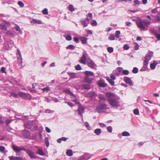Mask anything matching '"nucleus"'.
Masks as SVG:
<instances>
[{"instance_id":"obj_54","label":"nucleus","mask_w":160,"mask_h":160,"mask_svg":"<svg viewBox=\"0 0 160 160\" xmlns=\"http://www.w3.org/2000/svg\"><path fill=\"white\" fill-rule=\"evenodd\" d=\"M125 26L130 27L132 25V23L130 22H125Z\"/></svg>"},{"instance_id":"obj_39","label":"nucleus","mask_w":160,"mask_h":160,"mask_svg":"<svg viewBox=\"0 0 160 160\" xmlns=\"http://www.w3.org/2000/svg\"><path fill=\"white\" fill-rule=\"evenodd\" d=\"M108 39L110 40H115V36L113 34H110L109 37L108 38Z\"/></svg>"},{"instance_id":"obj_35","label":"nucleus","mask_w":160,"mask_h":160,"mask_svg":"<svg viewBox=\"0 0 160 160\" xmlns=\"http://www.w3.org/2000/svg\"><path fill=\"white\" fill-rule=\"evenodd\" d=\"M107 51L110 53H112L113 51V48L112 47H108L107 48Z\"/></svg>"},{"instance_id":"obj_36","label":"nucleus","mask_w":160,"mask_h":160,"mask_svg":"<svg viewBox=\"0 0 160 160\" xmlns=\"http://www.w3.org/2000/svg\"><path fill=\"white\" fill-rule=\"evenodd\" d=\"M122 134L123 136H129L130 135L129 133L126 131L123 132Z\"/></svg>"},{"instance_id":"obj_17","label":"nucleus","mask_w":160,"mask_h":160,"mask_svg":"<svg viewBox=\"0 0 160 160\" xmlns=\"http://www.w3.org/2000/svg\"><path fill=\"white\" fill-rule=\"evenodd\" d=\"M84 73L85 74V76L89 77L94 76L93 73L90 71H85L84 72Z\"/></svg>"},{"instance_id":"obj_27","label":"nucleus","mask_w":160,"mask_h":160,"mask_svg":"<svg viewBox=\"0 0 160 160\" xmlns=\"http://www.w3.org/2000/svg\"><path fill=\"white\" fill-rule=\"evenodd\" d=\"M87 57L88 54L85 51H84L82 52V57L81 58L87 60Z\"/></svg>"},{"instance_id":"obj_49","label":"nucleus","mask_w":160,"mask_h":160,"mask_svg":"<svg viewBox=\"0 0 160 160\" xmlns=\"http://www.w3.org/2000/svg\"><path fill=\"white\" fill-rule=\"evenodd\" d=\"M75 68L77 70H80L82 69L81 67L79 64H77Z\"/></svg>"},{"instance_id":"obj_34","label":"nucleus","mask_w":160,"mask_h":160,"mask_svg":"<svg viewBox=\"0 0 160 160\" xmlns=\"http://www.w3.org/2000/svg\"><path fill=\"white\" fill-rule=\"evenodd\" d=\"M86 60L85 59L82 58H81L80 60L79 61V62L82 64H86Z\"/></svg>"},{"instance_id":"obj_9","label":"nucleus","mask_w":160,"mask_h":160,"mask_svg":"<svg viewBox=\"0 0 160 160\" xmlns=\"http://www.w3.org/2000/svg\"><path fill=\"white\" fill-rule=\"evenodd\" d=\"M152 52H151L150 53L148 54H147L146 55L145 59L144 60V62L146 63H148V62L150 60L151 57H152Z\"/></svg>"},{"instance_id":"obj_31","label":"nucleus","mask_w":160,"mask_h":160,"mask_svg":"<svg viewBox=\"0 0 160 160\" xmlns=\"http://www.w3.org/2000/svg\"><path fill=\"white\" fill-rule=\"evenodd\" d=\"M7 44L9 47H12L13 46V42L12 41L10 40L7 42Z\"/></svg>"},{"instance_id":"obj_19","label":"nucleus","mask_w":160,"mask_h":160,"mask_svg":"<svg viewBox=\"0 0 160 160\" xmlns=\"http://www.w3.org/2000/svg\"><path fill=\"white\" fill-rule=\"evenodd\" d=\"M63 92L66 93L70 94L72 95V96L74 98L76 97V95L72 93V92L68 89H66L63 91Z\"/></svg>"},{"instance_id":"obj_33","label":"nucleus","mask_w":160,"mask_h":160,"mask_svg":"<svg viewBox=\"0 0 160 160\" xmlns=\"http://www.w3.org/2000/svg\"><path fill=\"white\" fill-rule=\"evenodd\" d=\"M68 9L71 12L74 11L75 10L73 5L70 4L68 6Z\"/></svg>"},{"instance_id":"obj_45","label":"nucleus","mask_w":160,"mask_h":160,"mask_svg":"<svg viewBox=\"0 0 160 160\" xmlns=\"http://www.w3.org/2000/svg\"><path fill=\"white\" fill-rule=\"evenodd\" d=\"M120 34V32L119 31H117L115 33V36L117 38H118L119 37V35Z\"/></svg>"},{"instance_id":"obj_13","label":"nucleus","mask_w":160,"mask_h":160,"mask_svg":"<svg viewBox=\"0 0 160 160\" xmlns=\"http://www.w3.org/2000/svg\"><path fill=\"white\" fill-rule=\"evenodd\" d=\"M14 29L16 30V33L17 34H22V32L21 30L20 27L18 25L16 24L15 27H14Z\"/></svg>"},{"instance_id":"obj_10","label":"nucleus","mask_w":160,"mask_h":160,"mask_svg":"<svg viewBox=\"0 0 160 160\" xmlns=\"http://www.w3.org/2000/svg\"><path fill=\"white\" fill-rule=\"evenodd\" d=\"M85 108L81 105H80L78 107V109L77 111L78 112V114L82 118V114L84 111Z\"/></svg>"},{"instance_id":"obj_32","label":"nucleus","mask_w":160,"mask_h":160,"mask_svg":"<svg viewBox=\"0 0 160 160\" xmlns=\"http://www.w3.org/2000/svg\"><path fill=\"white\" fill-rule=\"evenodd\" d=\"M19 117H18L19 116L18 115H16V118L19 119H23L24 118L27 119V116H25L23 117L22 115H19Z\"/></svg>"},{"instance_id":"obj_7","label":"nucleus","mask_w":160,"mask_h":160,"mask_svg":"<svg viewBox=\"0 0 160 160\" xmlns=\"http://www.w3.org/2000/svg\"><path fill=\"white\" fill-rule=\"evenodd\" d=\"M26 153L31 159H36L37 158L35 154L30 149H28Z\"/></svg>"},{"instance_id":"obj_56","label":"nucleus","mask_w":160,"mask_h":160,"mask_svg":"<svg viewBox=\"0 0 160 160\" xmlns=\"http://www.w3.org/2000/svg\"><path fill=\"white\" fill-rule=\"evenodd\" d=\"M139 113L138 110L137 109H136L133 110V113L135 115H138Z\"/></svg>"},{"instance_id":"obj_61","label":"nucleus","mask_w":160,"mask_h":160,"mask_svg":"<svg viewBox=\"0 0 160 160\" xmlns=\"http://www.w3.org/2000/svg\"><path fill=\"white\" fill-rule=\"evenodd\" d=\"M115 79H116V77L113 74V75H111L110 79H112V80H115Z\"/></svg>"},{"instance_id":"obj_12","label":"nucleus","mask_w":160,"mask_h":160,"mask_svg":"<svg viewBox=\"0 0 160 160\" xmlns=\"http://www.w3.org/2000/svg\"><path fill=\"white\" fill-rule=\"evenodd\" d=\"M124 81L126 83L129 84L131 85H133L132 81L130 78L127 77H124Z\"/></svg>"},{"instance_id":"obj_50","label":"nucleus","mask_w":160,"mask_h":160,"mask_svg":"<svg viewBox=\"0 0 160 160\" xmlns=\"http://www.w3.org/2000/svg\"><path fill=\"white\" fill-rule=\"evenodd\" d=\"M54 112V111L51 110L50 109H47L45 110V112L46 113H52Z\"/></svg>"},{"instance_id":"obj_30","label":"nucleus","mask_w":160,"mask_h":160,"mask_svg":"<svg viewBox=\"0 0 160 160\" xmlns=\"http://www.w3.org/2000/svg\"><path fill=\"white\" fill-rule=\"evenodd\" d=\"M75 48L74 45L72 44H70L68 45L66 48L67 49H71L72 50H73Z\"/></svg>"},{"instance_id":"obj_37","label":"nucleus","mask_w":160,"mask_h":160,"mask_svg":"<svg viewBox=\"0 0 160 160\" xmlns=\"http://www.w3.org/2000/svg\"><path fill=\"white\" fill-rule=\"evenodd\" d=\"M42 13L44 15H47L48 14V10L47 8H44L42 11Z\"/></svg>"},{"instance_id":"obj_47","label":"nucleus","mask_w":160,"mask_h":160,"mask_svg":"<svg viewBox=\"0 0 160 160\" xmlns=\"http://www.w3.org/2000/svg\"><path fill=\"white\" fill-rule=\"evenodd\" d=\"M45 142L47 147L49 146V142L48 138H46L45 140Z\"/></svg>"},{"instance_id":"obj_4","label":"nucleus","mask_w":160,"mask_h":160,"mask_svg":"<svg viewBox=\"0 0 160 160\" xmlns=\"http://www.w3.org/2000/svg\"><path fill=\"white\" fill-rule=\"evenodd\" d=\"M38 123V121L36 119L32 121H28L26 124H24L25 128L28 129H31L33 125Z\"/></svg>"},{"instance_id":"obj_44","label":"nucleus","mask_w":160,"mask_h":160,"mask_svg":"<svg viewBox=\"0 0 160 160\" xmlns=\"http://www.w3.org/2000/svg\"><path fill=\"white\" fill-rule=\"evenodd\" d=\"M91 24L92 26H96L97 25V22L95 20H93Z\"/></svg>"},{"instance_id":"obj_60","label":"nucleus","mask_w":160,"mask_h":160,"mask_svg":"<svg viewBox=\"0 0 160 160\" xmlns=\"http://www.w3.org/2000/svg\"><path fill=\"white\" fill-rule=\"evenodd\" d=\"M73 41L76 43H78L79 41V40L78 38L75 37L73 38Z\"/></svg>"},{"instance_id":"obj_53","label":"nucleus","mask_w":160,"mask_h":160,"mask_svg":"<svg viewBox=\"0 0 160 160\" xmlns=\"http://www.w3.org/2000/svg\"><path fill=\"white\" fill-rule=\"evenodd\" d=\"M65 103H67L68 105L71 107H73L74 106L73 103L70 102L65 101Z\"/></svg>"},{"instance_id":"obj_2","label":"nucleus","mask_w":160,"mask_h":160,"mask_svg":"<svg viewBox=\"0 0 160 160\" xmlns=\"http://www.w3.org/2000/svg\"><path fill=\"white\" fill-rule=\"evenodd\" d=\"M13 149L16 152V156H11L9 157L8 158L10 160H24L22 157V155L21 154L20 147L17 146L12 145Z\"/></svg>"},{"instance_id":"obj_5","label":"nucleus","mask_w":160,"mask_h":160,"mask_svg":"<svg viewBox=\"0 0 160 160\" xmlns=\"http://www.w3.org/2000/svg\"><path fill=\"white\" fill-rule=\"evenodd\" d=\"M107 109V105L105 104H102L98 106L96 108V110L98 112L101 113L103 110Z\"/></svg>"},{"instance_id":"obj_23","label":"nucleus","mask_w":160,"mask_h":160,"mask_svg":"<svg viewBox=\"0 0 160 160\" xmlns=\"http://www.w3.org/2000/svg\"><path fill=\"white\" fill-rule=\"evenodd\" d=\"M148 63H146L145 62H144L143 66L141 69V71H147L148 70L147 67V65Z\"/></svg>"},{"instance_id":"obj_3","label":"nucleus","mask_w":160,"mask_h":160,"mask_svg":"<svg viewBox=\"0 0 160 160\" xmlns=\"http://www.w3.org/2000/svg\"><path fill=\"white\" fill-rule=\"evenodd\" d=\"M136 24L138 28L142 31H147L146 28L148 27V25L151 23L150 21H145L140 20L136 21Z\"/></svg>"},{"instance_id":"obj_48","label":"nucleus","mask_w":160,"mask_h":160,"mask_svg":"<svg viewBox=\"0 0 160 160\" xmlns=\"http://www.w3.org/2000/svg\"><path fill=\"white\" fill-rule=\"evenodd\" d=\"M18 4L21 8L24 7V4L21 1H18Z\"/></svg>"},{"instance_id":"obj_42","label":"nucleus","mask_w":160,"mask_h":160,"mask_svg":"<svg viewBox=\"0 0 160 160\" xmlns=\"http://www.w3.org/2000/svg\"><path fill=\"white\" fill-rule=\"evenodd\" d=\"M11 94L13 97L15 98H18V94H17L15 92H12L11 93Z\"/></svg>"},{"instance_id":"obj_24","label":"nucleus","mask_w":160,"mask_h":160,"mask_svg":"<svg viewBox=\"0 0 160 160\" xmlns=\"http://www.w3.org/2000/svg\"><path fill=\"white\" fill-rule=\"evenodd\" d=\"M80 40L82 42L83 44H86L87 43V38H86L84 37H81L80 38Z\"/></svg>"},{"instance_id":"obj_38","label":"nucleus","mask_w":160,"mask_h":160,"mask_svg":"<svg viewBox=\"0 0 160 160\" xmlns=\"http://www.w3.org/2000/svg\"><path fill=\"white\" fill-rule=\"evenodd\" d=\"M66 39L67 41H71L72 40V37L70 34H68L65 38Z\"/></svg>"},{"instance_id":"obj_59","label":"nucleus","mask_w":160,"mask_h":160,"mask_svg":"<svg viewBox=\"0 0 160 160\" xmlns=\"http://www.w3.org/2000/svg\"><path fill=\"white\" fill-rule=\"evenodd\" d=\"M12 120H7L5 121V123L7 126H8V124L11 122Z\"/></svg>"},{"instance_id":"obj_51","label":"nucleus","mask_w":160,"mask_h":160,"mask_svg":"<svg viewBox=\"0 0 160 160\" xmlns=\"http://www.w3.org/2000/svg\"><path fill=\"white\" fill-rule=\"evenodd\" d=\"M129 48V46L128 45V44H125L123 46V48L124 50H128V49Z\"/></svg>"},{"instance_id":"obj_6","label":"nucleus","mask_w":160,"mask_h":160,"mask_svg":"<svg viewBox=\"0 0 160 160\" xmlns=\"http://www.w3.org/2000/svg\"><path fill=\"white\" fill-rule=\"evenodd\" d=\"M36 148L37 149V150L36 152L37 154L42 156H46V154L42 147L37 146Z\"/></svg>"},{"instance_id":"obj_25","label":"nucleus","mask_w":160,"mask_h":160,"mask_svg":"<svg viewBox=\"0 0 160 160\" xmlns=\"http://www.w3.org/2000/svg\"><path fill=\"white\" fill-rule=\"evenodd\" d=\"M158 64L157 62L154 61L153 63H152L150 64V67L152 69H154L156 66V65Z\"/></svg>"},{"instance_id":"obj_15","label":"nucleus","mask_w":160,"mask_h":160,"mask_svg":"<svg viewBox=\"0 0 160 160\" xmlns=\"http://www.w3.org/2000/svg\"><path fill=\"white\" fill-rule=\"evenodd\" d=\"M88 66L91 68H93L96 66V64L92 60L88 61Z\"/></svg>"},{"instance_id":"obj_28","label":"nucleus","mask_w":160,"mask_h":160,"mask_svg":"<svg viewBox=\"0 0 160 160\" xmlns=\"http://www.w3.org/2000/svg\"><path fill=\"white\" fill-rule=\"evenodd\" d=\"M66 154L69 156H71L72 155V152L71 150H68L66 152Z\"/></svg>"},{"instance_id":"obj_26","label":"nucleus","mask_w":160,"mask_h":160,"mask_svg":"<svg viewBox=\"0 0 160 160\" xmlns=\"http://www.w3.org/2000/svg\"><path fill=\"white\" fill-rule=\"evenodd\" d=\"M82 86L84 88L87 90H89L91 88L89 84L88 83V84H84L82 85Z\"/></svg>"},{"instance_id":"obj_16","label":"nucleus","mask_w":160,"mask_h":160,"mask_svg":"<svg viewBox=\"0 0 160 160\" xmlns=\"http://www.w3.org/2000/svg\"><path fill=\"white\" fill-rule=\"evenodd\" d=\"M98 84L99 86L101 87H105L107 86V84L105 83L103 80H100L98 81Z\"/></svg>"},{"instance_id":"obj_18","label":"nucleus","mask_w":160,"mask_h":160,"mask_svg":"<svg viewBox=\"0 0 160 160\" xmlns=\"http://www.w3.org/2000/svg\"><path fill=\"white\" fill-rule=\"evenodd\" d=\"M31 23L33 24L36 23L41 24L42 23V22L40 20H38L35 19H33L31 21Z\"/></svg>"},{"instance_id":"obj_11","label":"nucleus","mask_w":160,"mask_h":160,"mask_svg":"<svg viewBox=\"0 0 160 160\" xmlns=\"http://www.w3.org/2000/svg\"><path fill=\"white\" fill-rule=\"evenodd\" d=\"M22 134L25 138H29L31 135L29 131L27 130H24L22 132Z\"/></svg>"},{"instance_id":"obj_20","label":"nucleus","mask_w":160,"mask_h":160,"mask_svg":"<svg viewBox=\"0 0 160 160\" xmlns=\"http://www.w3.org/2000/svg\"><path fill=\"white\" fill-rule=\"evenodd\" d=\"M0 152L2 153L5 154L8 152V151L6 150L4 146H0Z\"/></svg>"},{"instance_id":"obj_8","label":"nucleus","mask_w":160,"mask_h":160,"mask_svg":"<svg viewBox=\"0 0 160 160\" xmlns=\"http://www.w3.org/2000/svg\"><path fill=\"white\" fill-rule=\"evenodd\" d=\"M93 78L91 77L85 76L84 79V82L88 83V84H91L92 82Z\"/></svg>"},{"instance_id":"obj_64","label":"nucleus","mask_w":160,"mask_h":160,"mask_svg":"<svg viewBox=\"0 0 160 160\" xmlns=\"http://www.w3.org/2000/svg\"><path fill=\"white\" fill-rule=\"evenodd\" d=\"M1 72L2 73H6L5 68L4 67H2L1 69Z\"/></svg>"},{"instance_id":"obj_29","label":"nucleus","mask_w":160,"mask_h":160,"mask_svg":"<svg viewBox=\"0 0 160 160\" xmlns=\"http://www.w3.org/2000/svg\"><path fill=\"white\" fill-rule=\"evenodd\" d=\"M94 132L97 135H99L102 132L101 130L99 128L95 130Z\"/></svg>"},{"instance_id":"obj_52","label":"nucleus","mask_w":160,"mask_h":160,"mask_svg":"<svg viewBox=\"0 0 160 160\" xmlns=\"http://www.w3.org/2000/svg\"><path fill=\"white\" fill-rule=\"evenodd\" d=\"M107 130L108 132H111L112 130V127L109 126L107 127Z\"/></svg>"},{"instance_id":"obj_62","label":"nucleus","mask_w":160,"mask_h":160,"mask_svg":"<svg viewBox=\"0 0 160 160\" xmlns=\"http://www.w3.org/2000/svg\"><path fill=\"white\" fill-rule=\"evenodd\" d=\"M98 98L100 99L99 100V102H101V100L104 101L105 100V99L104 97H100V96H98Z\"/></svg>"},{"instance_id":"obj_21","label":"nucleus","mask_w":160,"mask_h":160,"mask_svg":"<svg viewBox=\"0 0 160 160\" xmlns=\"http://www.w3.org/2000/svg\"><path fill=\"white\" fill-rule=\"evenodd\" d=\"M23 98L25 99L31 100L32 99V96L29 93H25Z\"/></svg>"},{"instance_id":"obj_57","label":"nucleus","mask_w":160,"mask_h":160,"mask_svg":"<svg viewBox=\"0 0 160 160\" xmlns=\"http://www.w3.org/2000/svg\"><path fill=\"white\" fill-rule=\"evenodd\" d=\"M122 73L123 74L127 75L129 73V72L128 70H124L123 71Z\"/></svg>"},{"instance_id":"obj_22","label":"nucleus","mask_w":160,"mask_h":160,"mask_svg":"<svg viewBox=\"0 0 160 160\" xmlns=\"http://www.w3.org/2000/svg\"><path fill=\"white\" fill-rule=\"evenodd\" d=\"M106 80L108 82H109V84L112 86H114V82L113 81V80H112V79H110L108 77H106Z\"/></svg>"},{"instance_id":"obj_41","label":"nucleus","mask_w":160,"mask_h":160,"mask_svg":"<svg viewBox=\"0 0 160 160\" xmlns=\"http://www.w3.org/2000/svg\"><path fill=\"white\" fill-rule=\"evenodd\" d=\"M138 72V69L136 67H134L132 70V72L134 73H137Z\"/></svg>"},{"instance_id":"obj_63","label":"nucleus","mask_w":160,"mask_h":160,"mask_svg":"<svg viewBox=\"0 0 160 160\" xmlns=\"http://www.w3.org/2000/svg\"><path fill=\"white\" fill-rule=\"evenodd\" d=\"M99 126L102 127L103 128V127H106V125L102 123H99Z\"/></svg>"},{"instance_id":"obj_40","label":"nucleus","mask_w":160,"mask_h":160,"mask_svg":"<svg viewBox=\"0 0 160 160\" xmlns=\"http://www.w3.org/2000/svg\"><path fill=\"white\" fill-rule=\"evenodd\" d=\"M24 93L22 92H20L18 93V96L21 98H23Z\"/></svg>"},{"instance_id":"obj_14","label":"nucleus","mask_w":160,"mask_h":160,"mask_svg":"<svg viewBox=\"0 0 160 160\" xmlns=\"http://www.w3.org/2000/svg\"><path fill=\"white\" fill-rule=\"evenodd\" d=\"M87 96L88 97L92 98L97 96V95L94 91L88 93Z\"/></svg>"},{"instance_id":"obj_58","label":"nucleus","mask_w":160,"mask_h":160,"mask_svg":"<svg viewBox=\"0 0 160 160\" xmlns=\"http://www.w3.org/2000/svg\"><path fill=\"white\" fill-rule=\"evenodd\" d=\"M139 47V45L137 43H135V47L134 48V49L135 50H137L138 49Z\"/></svg>"},{"instance_id":"obj_43","label":"nucleus","mask_w":160,"mask_h":160,"mask_svg":"<svg viewBox=\"0 0 160 160\" xmlns=\"http://www.w3.org/2000/svg\"><path fill=\"white\" fill-rule=\"evenodd\" d=\"M82 24L83 26L84 27H86L87 26V24L84 20L81 21Z\"/></svg>"},{"instance_id":"obj_46","label":"nucleus","mask_w":160,"mask_h":160,"mask_svg":"<svg viewBox=\"0 0 160 160\" xmlns=\"http://www.w3.org/2000/svg\"><path fill=\"white\" fill-rule=\"evenodd\" d=\"M69 74L72 78H75L76 77V74L75 73H70Z\"/></svg>"},{"instance_id":"obj_1","label":"nucleus","mask_w":160,"mask_h":160,"mask_svg":"<svg viewBox=\"0 0 160 160\" xmlns=\"http://www.w3.org/2000/svg\"><path fill=\"white\" fill-rule=\"evenodd\" d=\"M106 95L109 104L113 107L117 108L120 106V98L117 95L109 92L106 94Z\"/></svg>"},{"instance_id":"obj_55","label":"nucleus","mask_w":160,"mask_h":160,"mask_svg":"<svg viewBox=\"0 0 160 160\" xmlns=\"http://www.w3.org/2000/svg\"><path fill=\"white\" fill-rule=\"evenodd\" d=\"M156 21L157 22H159L160 21V16L157 15L155 18Z\"/></svg>"}]
</instances>
